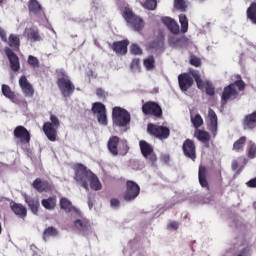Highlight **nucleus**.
<instances>
[{"label": "nucleus", "instance_id": "nucleus-52", "mask_svg": "<svg viewBox=\"0 0 256 256\" xmlns=\"http://www.w3.org/2000/svg\"><path fill=\"white\" fill-rule=\"evenodd\" d=\"M190 63L194 67H199V65H201V59H199L198 57L192 56L191 59H190Z\"/></svg>", "mask_w": 256, "mask_h": 256}, {"label": "nucleus", "instance_id": "nucleus-33", "mask_svg": "<svg viewBox=\"0 0 256 256\" xmlns=\"http://www.w3.org/2000/svg\"><path fill=\"white\" fill-rule=\"evenodd\" d=\"M59 235V231L56 230L54 227H48L45 229L43 233V240L44 241H49L51 237H57Z\"/></svg>", "mask_w": 256, "mask_h": 256}, {"label": "nucleus", "instance_id": "nucleus-28", "mask_svg": "<svg viewBox=\"0 0 256 256\" xmlns=\"http://www.w3.org/2000/svg\"><path fill=\"white\" fill-rule=\"evenodd\" d=\"M168 43L171 47H174L175 49H179L180 47H183L185 45V38L184 37H177V36H170L168 39Z\"/></svg>", "mask_w": 256, "mask_h": 256}, {"label": "nucleus", "instance_id": "nucleus-4", "mask_svg": "<svg viewBox=\"0 0 256 256\" xmlns=\"http://www.w3.org/2000/svg\"><path fill=\"white\" fill-rule=\"evenodd\" d=\"M60 126L61 121L53 114L50 116V122L44 123L43 131L49 141H57V129H59Z\"/></svg>", "mask_w": 256, "mask_h": 256}, {"label": "nucleus", "instance_id": "nucleus-14", "mask_svg": "<svg viewBox=\"0 0 256 256\" xmlns=\"http://www.w3.org/2000/svg\"><path fill=\"white\" fill-rule=\"evenodd\" d=\"M73 225L75 231L80 235H89V233H91V224L89 220L85 218H77L74 220Z\"/></svg>", "mask_w": 256, "mask_h": 256}, {"label": "nucleus", "instance_id": "nucleus-25", "mask_svg": "<svg viewBox=\"0 0 256 256\" xmlns=\"http://www.w3.org/2000/svg\"><path fill=\"white\" fill-rule=\"evenodd\" d=\"M128 45H129V41L127 40L114 42L112 45V49L113 51H115V53H118L119 55H125V53H127Z\"/></svg>", "mask_w": 256, "mask_h": 256}, {"label": "nucleus", "instance_id": "nucleus-23", "mask_svg": "<svg viewBox=\"0 0 256 256\" xmlns=\"http://www.w3.org/2000/svg\"><path fill=\"white\" fill-rule=\"evenodd\" d=\"M10 208L20 219H25V217H27V208H25L23 204L11 202Z\"/></svg>", "mask_w": 256, "mask_h": 256}, {"label": "nucleus", "instance_id": "nucleus-53", "mask_svg": "<svg viewBox=\"0 0 256 256\" xmlns=\"http://www.w3.org/2000/svg\"><path fill=\"white\" fill-rule=\"evenodd\" d=\"M161 21H162V23H164V25H166V27L169 28V26H170L175 20H173V19L170 18V17H163V18L161 19Z\"/></svg>", "mask_w": 256, "mask_h": 256}, {"label": "nucleus", "instance_id": "nucleus-29", "mask_svg": "<svg viewBox=\"0 0 256 256\" xmlns=\"http://www.w3.org/2000/svg\"><path fill=\"white\" fill-rule=\"evenodd\" d=\"M256 127V111L245 117L244 129H255Z\"/></svg>", "mask_w": 256, "mask_h": 256}, {"label": "nucleus", "instance_id": "nucleus-59", "mask_svg": "<svg viewBox=\"0 0 256 256\" xmlns=\"http://www.w3.org/2000/svg\"><path fill=\"white\" fill-rule=\"evenodd\" d=\"M89 209L93 208V204H91V202L88 203Z\"/></svg>", "mask_w": 256, "mask_h": 256}, {"label": "nucleus", "instance_id": "nucleus-9", "mask_svg": "<svg viewBox=\"0 0 256 256\" xmlns=\"http://www.w3.org/2000/svg\"><path fill=\"white\" fill-rule=\"evenodd\" d=\"M139 193H141V188L139 184L134 181H127L126 183V191L123 194L124 201L131 203V201H135L137 197H139Z\"/></svg>", "mask_w": 256, "mask_h": 256}, {"label": "nucleus", "instance_id": "nucleus-41", "mask_svg": "<svg viewBox=\"0 0 256 256\" xmlns=\"http://www.w3.org/2000/svg\"><path fill=\"white\" fill-rule=\"evenodd\" d=\"M247 141V137L242 136L240 139H238L233 146L234 151H241L243 147H245V142Z\"/></svg>", "mask_w": 256, "mask_h": 256}, {"label": "nucleus", "instance_id": "nucleus-18", "mask_svg": "<svg viewBox=\"0 0 256 256\" xmlns=\"http://www.w3.org/2000/svg\"><path fill=\"white\" fill-rule=\"evenodd\" d=\"M24 37H26L30 43H37L43 41V38L39 34V29L35 27L26 28L24 31Z\"/></svg>", "mask_w": 256, "mask_h": 256}, {"label": "nucleus", "instance_id": "nucleus-27", "mask_svg": "<svg viewBox=\"0 0 256 256\" xmlns=\"http://www.w3.org/2000/svg\"><path fill=\"white\" fill-rule=\"evenodd\" d=\"M28 9L33 15H41L43 13V7H41V4L37 0H30Z\"/></svg>", "mask_w": 256, "mask_h": 256}, {"label": "nucleus", "instance_id": "nucleus-40", "mask_svg": "<svg viewBox=\"0 0 256 256\" xmlns=\"http://www.w3.org/2000/svg\"><path fill=\"white\" fill-rule=\"evenodd\" d=\"M144 67H146L147 71H153V69H155V58L153 56H149L144 59Z\"/></svg>", "mask_w": 256, "mask_h": 256}, {"label": "nucleus", "instance_id": "nucleus-36", "mask_svg": "<svg viewBox=\"0 0 256 256\" xmlns=\"http://www.w3.org/2000/svg\"><path fill=\"white\" fill-rule=\"evenodd\" d=\"M179 23L181 25L182 33H187V31H189V20L185 14L179 15Z\"/></svg>", "mask_w": 256, "mask_h": 256}, {"label": "nucleus", "instance_id": "nucleus-24", "mask_svg": "<svg viewBox=\"0 0 256 256\" xmlns=\"http://www.w3.org/2000/svg\"><path fill=\"white\" fill-rule=\"evenodd\" d=\"M249 255L248 246H234L227 251L226 256H247Z\"/></svg>", "mask_w": 256, "mask_h": 256}, {"label": "nucleus", "instance_id": "nucleus-8", "mask_svg": "<svg viewBox=\"0 0 256 256\" xmlns=\"http://www.w3.org/2000/svg\"><path fill=\"white\" fill-rule=\"evenodd\" d=\"M192 77L195 79V82L197 84L198 89H205V92L207 95H210L213 97L215 95V87H213V84L209 80H203L201 79V75L199 74V71L192 70L190 71Z\"/></svg>", "mask_w": 256, "mask_h": 256}, {"label": "nucleus", "instance_id": "nucleus-57", "mask_svg": "<svg viewBox=\"0 0 256 256\" xmlns=\"http://www.w3.org/2000/svg\"><path fill=\"white\" fill-rule=\"evenodd\" d=\"M163 159H164L165 163H168V161H169V155H164V156H163Z\"/></svg>", "mask_w": 256, "mask_h": 256}, {"label": "nucleus", "instance_id": "nucleus-39", "mask_svg": "<svg viewBox=\"0 0 256 256\" xmlns=\"http://www.w3.org/2000/svg\"><path fill=\"white\" fill-rule=\"evenodd\" d=\"M174 7L178 11H187V0H174Z\"/></svg>", "mask_w": 256, "mask_h": 256}, {"label": "nucleus", "instance_id": "nucleus-60", "mask_svg": "<svg viewBox=\"0 0 256 256\" xmlns=\"http://www.w3.org/2000/svg\"><path fill=\"white\" fill-rule=\"evenodd\" d=\"M3 3V0H0V4Z\"/></svg>", "mask_w": 256, "mask_h": 256}, {"label": "nucleus", "instance_id": "nucleus-42", "mask_svg": "<svg viewBox=\"0 0 256 256\" xmlns=\"http://www.w3.org/2000/svg\"><path fill=\"white\" fill-rule=\"evenodd\" d=\"M191 123L193 124L195 129H199V127L203 125V118L199 114H196L195 116H191Z\"/></svg>", "mask_w": 256, "mask_h": 256}, {"label": "nucleus", "instance_id": "nucleus-11", "mask_svg": "<svg viewBox=\"0 0 256 256\" xmlns=\"http://www.w3.org/2000/svg\"><path fill=\"white\" fill-rule=\"evenodd\" d=\"M92 111L94 115H96L98 119V123L100 125H107V108H105L103 103H100V102L93 103Z\"/></svg>", "mask_w": 256, "mask_h": 256}, {"label": "nucleus", "instance_id": "nucleus-58", "mask_svg": "<svg viewBox=\"0 0 256 256\" xmlns=\"http://www.w3.org/2000/svg\"><path fill=\"white\" fill-rule=\"evenodd\" d=\"M195 1H197V3H205V1L207 0H195Z\"/></svg>", "mask_w": 256, "mask_h": 256}, {"label": "nucleus", "instance_id": "nucleus-32", "mask_svg": "<svg viewBox=\"0 0 256 256\" xmlns=\"http://www.w3.org/2000/svg\"><path fill=\"white\" fill-rule=\"evenodd\" d=\"M57 205V199L55 197H50L48 199L42 200V207L44 209H47L48 211H52V209H55Z\"/></svg>", "mask_w": 256, "mask_h": 256}, {"label": "nucleus", "instance_id": "nucleus-54", "mask_svg": "<svg viewBox=\"0 0 256 256\" xmlns=\"http://www.w3.org/2000/svg\"><path fill=\"white\" fill-rule=\"evenodd\" d=\"M0 38L2 39V41L7 42V33L1 27H0Z\"/></svg>", "mask_w": 256, "mask_h": 256}, {"label": "nucleus", "instance_id": "nucleus-20", "mask_svg": "<svg viewBox=\"0 0 256 256\" xmlns=\"http://www.w3.org/2000/svg\"><path fill=\"white\" fill-rule=\"evenodd\" d=\"M19 85H20L24 95H26V97H33L35 90H33V86L31 85V83H29V81L27 80V77L22 76L19 79Z\"/></svg>", "mask_w": 256, "mask_h": 256}, {"label": "nucleus", "instance_id": "nucleus-37", "mask_svg": "<svg viewBox=\"0 0 256 256\" xmlns=\"http://www.w3.org/2000/svg\"><path fill=\"white\" fill-rule=\"evenodd\" d=\"M247 17L251 23L256 25V4L253 3L248 9H247Z\"/></svg>", "mask_w": 256, "mask_h": 256}, {"label": "nucleus", "instance_id": "nucleus-12", "mask_svg": "<svg viewBox=\"0 0 256 256\" xmlns=\"http://www.w3.org/2000/svg\"><path fill=\"white\" fill-rule=\"evenodd\" d=\"M139 145L143 157H145L149 163L155 165V162L157 161V155H155V152L153 151V146L143 140L140 141Z\"/></svg>", "mask_w": 256, "mask_h": 256}, {"label": "nucleus", "instance_id": "nucleus-50", "mask_svg": "<svg viewBox=\"0 0 256 256\" xmlns=\"http://www.w3.org/2000/svg\"><path fill=\"white\" fill-rule=\"evenodd\" d=\"M139 65H141V62L139 61V59H134L131 63L132 71H139Z\"/></svg>", "mask_w": 256, "mask_h": 256}, {"label": "nucleus", "instance_id": "nucleus-44", "mask_svg": "<svg viewBox=\"0 0 256 256\" xmlns=\"http://www.w3.org/2000/svg\"><path fill=\"white\" fill-rule=\"evenodd\" d=\"M247 153H248L249 159H255V157H256V144L253 143L252 141H250L249 144H248Z\"/></svg>", "mask_w": 256, "mask_h": 256}, {"label": "nucleus", "instance_id": "nucleus-38", "mask_svg": "<svg viewBox=\"0 0 256 256\" xmlns=\"http://www.w3.org/2000/svg\"><path fill=\"white\" fill-rule=\"evenodd\" d=\"M142 7L154 11L157 8V0H140Z\"/></svg>", "mask_w": 256, "mask_h": 256}, {"label": "nucleus", "instance_id": "nucleus-51", "mask_svg": "<svg viewBox=\"0 0 256 256\" xmlns=\"http://www.w3.org/2000/svg\"><path fill=\"white\" fill-rule=\"evenodd\" d=\"M110 205H111L112 209H119V207H121V202L119 200L113 198L110 201Z\"/></svg>", "mask_w": 256, "mask_h": 256}, {"label": "nucleus", "instance_id": "nucleus-2", "mask_svg": "<svg viewBox=\"0 0 256 256\" xmlns=\"http://www.w3.org/2000/svg\"><path fill=\"white\" fill-rule=\"evenodd\" d=\"M108 149L111 155L117 157V155H127L129 153V145L125 140H119V137L113 136L108 141Z\"/></svg>", "mask_w": 256, "mask_h": 256}, {"label": "nucleus", "instance_id": "nucleus-62", "mask_svg": "<svg viewBox=\"0 0 256 256\" xmlns=\"http://www.w3.org/2000/svg\"><path fill=\"white\" fill-rule=\"evenodd\" d=\"M243 170V168H240V171H242Z\"/></svg>", "mask_w": 256, "mask_h": 256}, {"label": "nucleus", "instance_id": "nucleus-48", "mask_svg": "<svg viewBox=\"0 0 256 256\" xmlns=\"http://www.w3.org/2000/svg\"><path fill=\"white\" fill-rule=\"evenodd\" d=\"M28 63L31 65V67H39V59L35 56H29L28 57Z\"/></svg>", "mask_w": 256, "mask_h": 256}, {"label": "nucleus", "instance_id": "nucleus-55", "mask_svg": "<svg viewBox=\"0 0 256 256\" xmlns=\"http://www.w3.org/2000/svg\"><path fill=\"white\" fill-rule=\"evenodd\" d=\"M247 187L255 188L256 187V178L249 180L246 182Z\"/></svg>", "mask_w": 256, "mask_h": 256}, {"label": "nucleus", "instance_id": "nucleus-17", "mask_svg": "<svg viewBox=\"0 0 256 256\" xmlns=\"http://www.w3.org/2000/svg\"><path fill=\"white\" fill-rule=\"evenodd\" d=\"M178 83L181 91L183 93H186V91H189L191 87H193V78L189 74H180L178 76Z\"/></svg>", "mask_w": 256, "mask_h": 256}, {"label": "nucleus", "instance_id": "nucleus-61", "mask_svg": "<svg viewBox=\"0 0 256 256\" xmlns=\"http://www.w3.org/2000/svg\"><path fill=\"white\" fill-rule=\"evenodd\" d=\"M0 234H1V225H0Z\"/></svg>", "mask_w": 256, "mask_h": 256}, {"label": "nucleus", "instance_id": "nucleus-47", "mask_svg": "<svg viewBox=\"0 0 256 256\" xmlns=\"http://www.w3.org/2000/svg\"><path fill=\"white\" fill-rule=\"evenodd\" d=\"M130 51L133 55H141V53H143V50H141V47L137 44H132Z\"/></svg>", "mask_w": 256, "mask_h": 256}, {"label": "nucleus", "instance_id": "nucleus-1", "mask_svg": "<svg viewBox=\"0 0 256 256\" xmlns=\"http://www.w3.org/2000/svg\"><path fill=\"white\" fill-rule=\"evenodd\" d=\"M75 181H77L78 185H81L86 191L89 189H93V191H101L103 185H101V181L97 175H95L91 170H87L83 164H77L75 166Z\"/></svg>", "mask_w": 256, "mask_h": 256}, {"label": "nucleus", "instance_id": "nucleus-19", "mask_svg": "<svg viewBox=\"0 0 256 256\" xmlns=\"http://www.w3.org/2000/svg\"><path fill=\"white\" fill-rule=\"evenodd\" d=\"M208 129L213 137H217V114L211 108L208 110Z\"/></svg>", "mask_w": 256, "mask_h": 256}, {"label": "nucleus", "instance_id": "nucleus-49", "mask_svg": "<svg viewBox=\"0 0 256 256\" xmlns=\"http://www.w3.org/2000/svg\"><path fill=\"white\" fill-rule=\"evenodd\" d=\"M167 229L169 231H177V229H179V223L175 221H171L170 223H168Z\"/></svg>", "mask_w": 256, "mask_h": 256}, {"label": "nucleus", "instance_id": "nucleus-26", "mask_svg": "<svg viewBox=\"0 0 256 256\" xmlns=\"http://www.w3.org/2000/svg\"><path fill=\"white\" fill-rule=\"evenodd\" d=\"M25 201L28 205V207L31 209L32 213L34 215H37L39 213V198H31L29 196H25Z\"/></svg>", "mask_w": 256, "mask_h": 256}, {"label": "nucleus", "instance_id": "nucleus-6", "mask_svg": "<svg viewBox=\"0 0 256 256\" xmlns=\"http://www.w3.org/2000/svg\"><path fill=\"white\" fill-rule=\"evenodd\" d=\"M123 17L126 23L133 29L134 31H141L144 27L143 19L133 14V11L129 8H124Z\"/></svg>", "mask_w": 256, "mask_h": 256}, {"label": "nucleus", "instance_id": "nucleus-35", "mask_svg": "<svg viewBox=\"0 0 256 256\" xmlns=\"http://www.w3.org/2000/svg\"><path fill=\"white\" fill-rule=\"evenodd\" d=\"M198 179L201 187H209V183L207 182V178L205 177V166L199 167Z\"/></svg>", "mask_w": 256, "mask_h": 256}, {"label": "nucleus", "instance_id": "nucleus-7", "mask_svg": "<svg viewBox=\"0 0 256 256\" xmlns=\"http://www.w3.org/2000/svg\"><path fill=\"white\" fill-rule=\"evenodd\" d=\"M14 137L16 139L17 145L22 149H27L29 147V142L31 141V134L23 126H18L14 129Z\"/></svg>", "mask_w": 256, "mask_h": 256}, {"label": "nucleus", "instance_id": "nucleus-3", "mask_svg": "<svg viewBox=\"0 0 256 256\" xmlns=\"http://www.w3.org/2000/svg\"><path fill=\"white\" fill-rule=\"evenodd\" d=\"M112 119L116 127H127L131 123V114L125 108L114 107L112 110Z\"/></svg>", "mask_w": 256, "mask_h": 256}, {"label": "nucleus", "instance_id": "nucleus-13", "mask_svg": "<svg viewBox=\"0 0 256 256\" xmlns=\"http://www.w3.org/2000/svg\"><path fill=\"white\" fill-rule=\"evenodd\" d=\"M148 133H150V135H154V137H157L158 139H167L171 131L165 126L149 124Z\"/></svg>", "mask_w": 256, "mask_h": 256}, {"label": "nucleus", "instance_id": "nucleus-56", "mask_svg": "<svg viewBox=\"0 0 256 256\" xmlns=\"http://www.w3.org/2000/svg\"><path fill=\"white\" fill-rule=\"evenodd\" d=\"M238 167H239V161L234 160L232 162V169H233V171H237Z\"/></svg>", "mask_w": 256, "mask_h": 256}, {"label": "nucleus", "instance_id": "nucleus-30", "mask_svg": "<svg viewBox=\"0 0 256 256\" xmlns=\"http://www.w3.org/2000/svg\"><path fill=\"white\" fill-rule=\"evenodd\" d=\"M34 189L38 190L39 193H43V191H47V189L51 188V185L47 181H42L41 179H36L33 182Z\"/></svg>", "mask_w": 256, "mask_h": 256}, {"label": "nucleus", "instance_id": "nucleus-34", "mask_svg": "<svg viewBox=\"0 0 256 256\" xmlns=\"http://www.w3.org/2000/svg\"><path fill=\"white\" fill-rule=\"evenodd\" d=\"M194 136L202 143H207V141H209V133H207V131L196 129Z\"/></svg>", "mask_w": 256, "mask_h": 256}, {"label": "nucleus", "instance_id": "nucleus-16", "mask_svg": "<svg viewBox=\"0 0 256 256\" xmlns=\"http://www.w3.org/2000/svg\"><path fill=\"white\" fill-rule=\"evenodd\" d=\"M60 207L65 210L66 213H70L72 217H81V211L73 207V204H71V201L67 198H62L60 200Z\"/></svg>", "mask_w": 256, "mask_h": 256}, {"label": "nucleus", "instance_id": "nucleus-46", "mask_svg": "<svg viewBox=\"0 0 256 256\" xmlns=\"http://www.w3.org/2000/svg\"><path fill=\"white\" fill-rule=\"evenodd\" d=\"M96 95H97L98 99H101L103 101V100L107 99L109 93H107V91H105L102 88H98L96 90Z\"/></svg>", "mask_w": 256, "mask_h": 256}, {"label": "nucleus", "instance_id": "nucleus-43", "mask_svg": "<svg viewBox=\"0 0 256 256\" xmlns=\"http://www.w3.org/2000/svg\"><path fill=\"white\" fill-rule=\"evenodd\" d=\"M2 93L4 97H7V99H13L15 97V93L11 91V88L8 85L5 84L2 85Z\"/></svg>", "mask_w": 256, "mask_h": 256}, {"label": "nucleus", "instance_id": "nucleus-21", "mask_svg": "<svg viewBox=\"0 0 256 256\" xmlns=\"http://www.w3.org/2000/svg\"><path fill=\"white\" fill-rule=\"evenodd\" d=\"M5 53L10 61V67L12 71H19V57L17 54L13 53V50L11 48H6Z\"/></svg>", "mask_w": 256, "mask_h": 256}, {"label": "nucleus", "instance_id": "nucleus-15", "mask_svg": "<svg viewBox=\"0 0 256 256\" xmlns=\"http://www.w3.org/2000/svg\"><path fill=\"white\" fill-rule=\"evenodd\" d=\"M142 111L144 115H154L155 117H161L163 115V110L155 102H148L142 106Z\"/></svg>", "mask_w": 256, "mask_h": 256}, {"label": "nucleus", "instance_id": "nucleus-5", "mask_svg": "<svg viewBox=\"0 0 256 256\" xmlns=\"http://www.w3.org/2000/svg\"><path fill=\"white\" fill-rule=\"evenodd\" d=\"M238 91H243L245 89V82L242 80H238L233 84H230L228 87L224 89L222 94V105H225L229 99H235L238 95Z\"/></svg>", "mask_w": 256, "mask_h": 256}, {"label": "nucleus", "instance_id": "nucleus-22", "mask_svg": "<svg viewBox=\"0 0 256 256\" xmlns=\"http://www.w3.org/2000/svg\"><path fill=\"white\" fill-rule=\"evenodd\" d=\"M183 151L186 157L195 161V143L191 140H186L183 144Z\"/></svg>", "mask_w": 256, "mask_h": 256}, {"label": "nucleus", "instance_id": "nucleus-31", "mask_svg": "<svg viewBox=\"0 0 256 256\" xmlns=\"http://www.w3.org/2000/svg\"><path fill=\"white\" fill-rule=\"evenodd\" d=\"M8 45L15 51H19V47H21L19 36L11 34L8 38Z\"/></svg>", "mask_w": 256, "mask_h": 256}, {"label": "nucleus", "instance_id": "nucleus-10", "mask_svg": "<svg viewBox=\"0 0 256 256\" xmlns=\"http://www.w3.org/2000/svg\"><path fill=\"white\" fill-rule=\"evenodd\" d=\"M63 77L58 79V87L63 95V97H71L73 91H75V85L69 80V77L65 75V72L62 73Z\"/></svg>", "mask_w": 256, "mask_h": 256}, {"label": "nucleus", "instance_id": "nucleus-45", "mask_svg": "<svg viewBox=\"0 0 256 256\" xmlns=\"http://www.w3.org/2000/svg\"><path fill=\"white\" fill-rule=\"evenodd\" d=\"M168 29L174 35H177L180 31L179 24L175 20L168 26Z\"/></svg>", "mask_w": 256, "mask_h": 256}]
</instances>
